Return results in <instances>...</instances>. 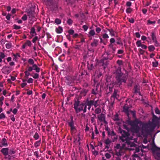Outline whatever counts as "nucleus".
I'll use <instances>...</instances> for the list:
<instances>
[{
    "label": "nucleus",
    "mask_w": 160,
    "mask_h": 160,
    "mask_svg": "<svg viewBox=\"0 0 160 160\" xmlns=\"http://www.w3.org/2000/svg\"><path fill=\"white\" fill-rule=\"evenodd\" d=\"M132 11V9L131 8H128L126 10V12L127 13H130Z\"/></svg>",
    "instance_id": "nucleus-43"
},
{
    "label": "nucleus",
    "mask_w": 160,
    "mask_h": 160,
    "mask_svg": "<svg viewBox=\"0 0 160 160\" xmlns=\"http://www.w3.org/2000/svg\"><path fill=\"white\" fill-rule=\"evenodd\" d=\"M134 93H137L139 92V87L138 85H135L134 88Z\"/></svg>",
    "instance_id": "nucleus-31"
},
{
    "label": "nucleus",
    "mask_w": 160,
    "mask_h": 160,
    "mask_svg": "<svg viewBox=\"0 0 160 160\" xmlns=\"http://www.w3.org/2000/svg\"><path fill=\"white\" fill-rule=\"evenodd\" d=\"M139 156L137 154H134L132 156V157L130 158L129 160H136L135 158H139Z\"/></svg>",
    "instance_id": "nucleus-25"
},
{
    "label": "nucleus",
    "mask_w": 160,
    "mask_h": 160,
    "mask_svg": "<svg viewBox=\"0 0 160 160\" xmlns=\"http://www.w3.org/2000/svg\"><path fill=\"white\" fill-rule=\"evenodd\" d=\"M123 150L121 149L119 150L118 152H117L115 155V156L121 157L123 154Z\"/></svg>",
    "instance_id": "nucleus-20"
},
{
    "label": "nucleus",
    "mask_w": 160,
    "mask_h": 160,
    "mask_svg": "<svg viewBox=\"0 0 160 160\" xmlns=\"http://www.w3.org/2000/svg\"><path fill=\"white\" fill-rule=\"evenodd\" d=\"M35 12L32 11H29L28 13V15L31 19H33L35 18Z\"/></svg>",
    "instance_id": "nucleus-16"
},
{
    "label": "nucleus",
    "mask_w": 160,
    "mask_h": 160,
    "mask_svg": "<svg viewBox=\"0 0 160 160\" xmlns=\"http://www.w3.org/2000/svg\"><path fill=\"white\" fill-rule=\"evenodd\" d=\"M101 29L99 27H97L96 29V31L98 33H99L101 31Z\"/></svg>",
    "instance_id": "nucleus-64"
},
{
    "label": "nucleus",
    "mask_w": 160,
    "mask_h": 160,
    "mask_svg": "<svg viewBox=\"0 0 160 160\" xmlns=\"http://www.w3.org/2000/svg\"><path fill=\"white\" fill-rule=\"evenodd\" d=\"M8 145L7 139L5 138H3L0 142V147H6Z\"/></svg>",
    "instance_id": "nucleus-12"
},
{
    "label": "nucleus",
    "mask_w": 160,
    "mask_h": 160,
    "mask_svg": "<svg viewBox=\"0 0 160 160\" xmlns=\"http://www.w3.org/2000/svg\"><path fill=\"white\" fill-rule=\"evenodd\" d=\"M74 108L77 113H79L82 110L84 112H86V106L85 105L84 103L80 104L79 101L78 100L75 102Z\"/></svg>",
    "instance_id": "nucleus-6"
},
{
    "label": "nucleus",
    "mask_w": 160,
    "mask_h": 160,
    "mask_svg": "<svg viewBox=\"0 0 160 160\" xmlns=\"http://www.w3.org/2000/svg\"><path fill=\"white\" fill-rule=\"evenodd\" d=\"M118 92V90L116 89H115L113 93V95L111 96V98H114V99L116 98L118 99L119 97V95L117 94V92Z\"/></svg>",
    "instance_id": "nucleus-17"
},
{
    "label": "nucleus",
    "mask_w": 160,
    "mask_h": 160,
    "mask_svg": "<svg viewBox=\"0 0 160 160\" xmlns=\"http://www.w3.org/2000/svg\"><path fill=\"white\" fill-rule=\"evenodd\" d=\"M30 33L32 36L36 35V33L35 31L34 28L32 27L31 28Z\"/></svg>",
    "instance_id": "nucleus-28"
},
{
    "label": "nucleus",
    "mask_w": 160,
    "mask_h": 160,
    "mask_svg": "<svg viewBox=\"0 0 160 160\" xmlns=\"http://www.w3.org/2000/svg\"><path fill=\"white\" fill-rule=\"evenodd\" d=\"M76 129L75 127L71 128V132L72 134H74L76 132Z\"/></svg>",
    "instance_id": "nucleus-42"
},
{
    "label": "nucleus",
    "mask_w": 160,
    "mask_h": 160,
    "mask_svg": "<svg viewBox=\"0 0 160 160\" xmlns=\"http://www.w3.org/2000/svg\"><path fill=\"white\" fill-rule=\"evenodd\" d=\"M119 131L122 134V136L120 138V139L122 142H125L123 144V147H124L127 146V148L130 151L135 150L136 145L134 143L131 142L130 141L132 139L133 137L130 136L128 131L126 132L121 128L119 129Z\"/></svg>",
    "instance_id": "nucleus-2"
},
{
    "label": "nucleus",
    "mask_w": 160,
    "mask_h": 160,
    "mask_svg": "<svg viewBox=\"0 0 160 160\" xmlns=\"http://www.w3.org/2000/svg\"><path fill=\"white\" fill-rule=\"evenodd\" d=\"M68 32L69 34L73 35L74 32V31L72 29H70L68 31Z\"/></svg>",
    "instance_id": "nucleus-56"
},
{
    "label": "nucleus",
    "mask_w": 160,
    "mask_h": 160,
    "mask_svg": "<svg viewBox=\"0 0 160 160\" xmlns=\"http://www.w3.org/2000/svg\"><path fill=\"white\" fill-rule=\"evenodd\" d=\"M93 68V64H88V68L89 70H92Z\"/></svg>",
    "instance_id": "nucleus-50"
},
{
    "label": "nucleus",
    "mask_w": 160,
    "mask_h": 160,
    "mask_svg": "<svg viewBox=\"0 0 160 160\" xmlns=\"http://www.w3.org/2000/svg\"><path fill=\"white\" fill-rule=\"evenodd\" d=\"M12 54L13 56V60L14 61H17L18 58L20 57V55L18 53H16V54L13 53Z\"/></svg>",
    "instance_id": "nucleus-19"
},
{
    "label": "nucleus",
    "mask_w": 160,
    "mask_h": 160,
    "mask_svg": "<svg viewBox=\"0 0 160 160\" xmlns=\"http://www.w3.org/2000/svg\"><path fill=\"white\" fill-rule=\"evenodd\" d=\"M98 120L101 122H103L105 124H107V122L106 120L105 115L103 113L98 115L97 116Z\"/></svg>",
    "instance_id": "nucleus-8"
},
{
    "label": "nucleus",
    "mask_w": 160,
    "mask_h": 160,
    "mask_svg": "<svg viewBox=\"0 0 160 160\" xmlns=\"http://www.w3.org/2000/svg\"><path fill=\"white\" fill-rule=\"evenodd\" d=\"M33 81V79L32 78H29L27 81L28 83H32Z\"/></svg>",
    "instance_id": "nucleus-48"
},
{
    "label": "nucleus",
    "mask_w": 160,
    "mask_h": 160,
    "mask_svg": "<svg viewBox=\"0 0 160 160\" xmlns=\"http://www.w3.org/2000/svg\"><path fill=\"white\" fill-rule=\"evenodd\" d=\"M97 104V101H94L93 100H91L90 101H88L85 104V105L86 106H88V110H90L91 106L92 105H94L95 107H96Z\"/></svg>",
    "instance_id": "nucleus-9"
},
{
    "label": "nucleus",
    "mask_w": 160,
    "mask_h": 160,
    "mask_svg": "<svg viewBox=\"0 0 160 160\" xmlns=\"http://www.w3.org/2000/svg\"><path fill=\"white\" fill-rule=\"evenodd\" d=\"M108 31L109 32L110 34L111 35V36H113L114 35V32L113 30L112 29H108Z\"/></svg>",
    "instance_id": "nucleus-41"
},
{
    "label": "nucleus",
    "mask_w": 160,
    "mask_h": 160,
    "mask_svg": "<svg viewBox=\"0 0 160 160\" xmlns=\"http://www.w3.org/2000/svg\"><path fill=\"white\" fill-rule=\"evenodd\" d=\"M4 99V97L2 96L1 97H0V106L1 107V106H2L3 102V101Z\"/></svg>",
    "instance_id": "nucleus-39"
},
{
    "label": "nucleus",
    "mask_w": 160,
    "mask_h": 160,
    "mask_svg": "<svg viewBox=\"0 0 160 160\" xmlns=\"http://www.w3.org/2000/svg\"><path fill=\"white\" fill-rule=\"evenodd\" d=\"M128 20L129 22L131 23H133L134 22V20L133 18H128Z\"/></svg>",
    "instance_id": "nucleus-63"
},
{
    "label": "nucleus",
    "mask_w": 160,
    "mask_h": 160,
    "mask_svg": "<svg viewBox=\"0 0 160 160\" xmlns=\"http://www.w3.org/2000/svg\"><path fill=\"white\" fill-rule=\"evenodd\" d=\"M130 107L127 104H125L123 107V112L126 114L128 117H129V112L130 111L129 108Z\"/></svg>",
    "instance_id": "nucleus-11"
},
{
    "label": "nucleus",
    "mask_w": 160,
    "mask_h": 160,
    "mask_svg": "<svg viewBox=\"0 0 160 160\" xmlns=\"http://www.w3.org/2000/svg\"><path fill=\"white\" fill-rule=\"evenodd\" d=\"M101 112V109L99 108H97L96 109L95 111V112L96 114H99Z\"/></svg>",
    "instance_id": "nucleus-36"
},
{
    "label": "nucleus",
    "mask_w": 160,
    "mask_h": 160,
    "mask_svg": "<svg viewBox=\"0 0 160 160\" xmlns=\"http://www.w3.org/2000/svg\"><path fill=\"white\" fill-rule=\"evenodd\" d=\"M110 134L111 136H113L114 139H117V136L116 135L115 133L114 132V131H112Z\"/></svg>",
    "instance_id": "nucleus-34"
},
{
    "label": "nucleus",
    "mask_w": 160,
    "mask_h": 160,
    "mask_svg": "<svg viewBox=\"0 0 160 160\" xmlns=\"http://www.w3.org/2000/svg\"><path fill=\"white\" fill-rule=\"evenodd\" d=\"M55 22L57 25L61 23V20L59 18H57L55 20Z\"/></svg>",
    "instance_id": "nucleus-32"
},
{
    "label": "nucleus",
    "mask_w": 160,
    "mask_h": 160,
    "mask_svg": "<svg viewBox=\"0 0 160 160\" xmlns=\"http://www.w3.org/2000/svg\"><path fill=\"white\" fill-rule=\"evenodd\" d=\"M11 16V15L10 14L8 13V15L7 16H6V18L7 20H9L10 19Z\"/></svg>",
    "instance_id": "nucleus-58"
},
{
    "label": "nucleus",
    "mask_w": 160,
    "mask_h": 160,
    "mask_svg": "<svg viewBox=\"0 0 160 160\" xmlns=\"http://www.w3.org/2000/svg\"><path fill=\"white\" fill-rule=\"evenodd\" d=\"M155 112L157 114H160V111L158 108H156L155 109Z\"/></svg>",
    "instance_id": "nucleus-54"
},
{
    "label": "nucleus",
    "mask_w": 160,
    "mask_h": 160,
    "mask_svg": "<svg viewBox=\"0 0 160 160\" xmlns=\"http://www.w3.org/2000/svg\"><path fill=\"white\" fill-rule=\"evenodd\" d=\"M136 44L138 47H141L142 48L144 49L147 48V46L145 45L141 44L140 40L137 41L136 42Z\"/></svg>",
    "instance_id": "nucleus-14"
},
{
    "label": "nucleus",
    "mask_w": 160,
    "mask_h": 160,
    "mask_svg": "<svg viewBox=\"0 0 160 160\" xmlns=\"http://www.w3.org/2000/svg\"><path fill=\"white\" fill-rule=\"evenodd\" d=\"M121 42V39L119 38H118L117 39L115 43L116 44H118L121 46H122V43Z\"/></svg>",
    "instance_id": "nucleus-23"
},
{
    "label": "nucleus",
    "mask_w": 160,
    "mask_h": 160,
    "mask_svg": "<svg viewBox=\"0 0 160 160\" xmlns=\"http://www.w3.org/2000/svg\"><path fill=\"white\" fill-rule=\"evenodd\" d=\"M32 77L35 79H38L39 77V74L37 73H34L33 74V75H31Z\"/></svg>",
    "instance_id": "nucleus-35"
},
{
    "label": "nucleus",
    "mask_w": 160,
    "mask_h": 160,
    "mask_svg": "<svg viewBox=\"0 0 160 160\" xmlns=\"http://www.w3.org/2000/svg\"><path fill=\"white\" fill-rule=\"evenodd\" d=\"M98 40L94 39L93 41L91 43V45L92 47H96L97 46Z\"/></svg>",
    "instance_id": "nucleus-24"
},
{
    "label": "nucleus",
    "mask_w": 160,
    "mask_h": 160,
    "mask_svg": "<svg viewBox=\"0 0 160 160\" xmlns=\"http://www.w3.org/2000/svg\"><path fill=\"white\" fill-rule=\"evenodd\" d=\"M139 148H137L136 147L135 149V151L134 152V154H136V153L139 152Z\"/></svg>",
    "instance_id": "nucleus-61"
},
{
    "label": "nucleus",
    "mask_w": 160,
    "mask_h": 160,
    "mask_svg": "<svg viewBox=\"0 0 160 160\" xmlns=\"http://www.w3.org/2000/svg\"><path fill=\"white\" fill-rule=\"evenodd\" d=\"M111 141L109 139H107L105 141V143L107 145L111 143Z\"/></svg>",
    "instance_id": "nucleus-53"
},
{
    "label": "nucleus",
    "mask_w": 160,
    "mask_h": 160,
    "mask_svg": "<svg viewBox=\"0 0 160 160\" xmlns=\"http://www.w3.org/2000/svg\"><path fill=\"white\" fill-rule=\"evenodd\" d=\"M93 81L94 82V84H96V87L94 88H93L92 89L91 92V93L94 95H96L98 94L99 92L98 90L99 84L98 83H96L97 82V81L95 79H94Z\"/></svg>",
    "instance_id": "nucleus-10"
},
{
    "label": "nucleus",
    "mask_w": 160,
    "mask_h": 160,
    "mask_svg": "<svg viewBox=\"0 0 160 160\" xmlns=\"http://www.w3.org/2000/svg\"><path fill=\"white\" fill-rule=\"evenodd\" d=\"M113 53L111 51H105L104 53L102 54V58L100 60V63H101L103 66L105 68V66L107 65V61L106 60L108 59H111L113 56Z\"/></svg>",
    "instance_id": "nucleus-5"
},
{
    "label": "nucleus",
    "mask_w": 160,
    "mask_h": 160,
    "mask_svg": "<svg viewBox=\"0 0 160 160\" xmlns=\"http://www.w3.org/2000/svg\"><path fill=\"white\" fill-rule=\"evenodd\" d=\"M41 143V139H40V140L36 142L34 144V147L37 148L38 147H39Z\"/></svg>",
    "instance_id": "nucleus-27"
},
{
    "label": "nucleus",
    "mask_w": 160,
    "mask_h": 160,
    "mask_svg": "<svg viewBox=\"0 0 160 160\" xmlns=\"http://www.w3.org/2000/svg\"><path fill=\"white\" fill-rule=\"evenodd\" d=\"M148 50H153L155 49L153 45H151L148 47Z\"/></svg>",
    "instance_id": "nucleus-62"
},
{
    "label": "nucleus",
    "mask_w": 160,
    "mask_h": 160,
    "mask_svg": "<svg viewBox=\"0 0 160 160\" xmlns=\"http://www.w3.org/2000/svg\"><path fill=\"white\" fill-rule=\"evenodd\" d=\"M0 152L4 156H6L8 155L9 149L8 148H3L1 149Z\"/></svg>",
    "instance_id": "nucleus-13"
},
{
    "label": "nucleus",
    "mask_w": 160,
    "mask_h": 160,
    "mask_svg": "<svg viewBox=\"0 0 160 160\" xmlns=\"http://www.w3.org/2000/svg\"><path fill=\"white\" fill-rule=\"evenodd\" d=\"M31 45V41L29 40L27 41L22 46V48L23 49L25 48L27 46H30Z\"/></svg>",
    "instance_id": "nucleus-18"
},
{
    "label": "nucleus",
    "mask_w": 160,
    "mask_h": 160,
    "mask_svg": "<svg viewBox=\"0 0 160 160\" xmlns=\"http://www.w3.org/2000/svg\"><path fill=\"white\" fill-rule=\"evenodd\" d=\"M158 61H155L152 62V65L153 67H156L158 66Z\"/></svg>",
    "instance_id": "nucleus-40"
},
{
    "label": "nucleus",
    "mask_w": 160,
    "mask_h": 160,
    "mask_svg": "<svg viewBox=\"0 0 160 160\" xmlns=\"http://www.w3.org/2000/svg\"><path fill=\"white\" fill-rule=\"evenodd\" d=\"M89 34L91 36H93L95 34V32L93 30H91L89 32Z\"/></svg>",
    "instance_id": "nucleus-44"
},
{
    "label": "nucleus",
    "mask_w": 160,
    "mask_h": 160,
    "mask_svg": "<svg viewBox=\"0 0 160 160\" xmlns=\"http://www.w3.org/2000/svg\"><path fill=\"white\" fill-rule=\"evenodd\" d=\"M44 3L49 5L50 8L53 10H56L58 8V2L56 1L53 2L52 0H48Z\"/></svg>",
    "instance_id": "nucleus-7"
},
{
    "label": "nucleus",
    "mask_w": 160,
    "mask_h": 160,
    "mask_svg": "<svg viewBox=\"0 0 160 160\" xmlns=\"http://www.w3.org/2000/svg\"><path fill=\"white\" fill-rule=\"evenodd\" d=\"M15 153V151L13 149H11L9 151L8 154L12 155Z\"/></svg>",
    "instance_id": "nucleus-37"
},
{
    "label": "nucleus",
    "mask_w": 160,
    "mask_h": 160,
    "mask_svg": "<svg viewBox=\"0 0 160 160\" xmlns=\"http://www.w3.org/2000/svg\"><path fill=\"white\" fill-rule=\"evenodd\" d=\"M105 156L106 158L108 159H109L111 157V155L108 153H106L105 154Z\"/></svg>",
    "instance_id": "nucleus-49"
},
{
    "label": "nucleus",
    "mask_w": 160,
    "mask_h": 160,
    "mask_svg": "<svg viewBox=\"0 0 160 160\" xmlns=\"http://www.w3.org/2000/svg\"><path fill=\"white\" fill-rule=\"evenodd\" d=\"M46 34L48 39H49L51 38V36L49 32H47Z\"/></svg>",
    "instance_id": "nucleus-60"
},
{
    "label": "nucleus",
    "mask_w": 160,
    "mask_h": 160,
    "mask_svg": "<svg viewBox=\"0 0 160 160\" xmlns=\"http://www.w3.org/2000/svg\"><path fill=\"white\" fill-rule=\"evenodd\" d=\"M69 126L71 128H74L75 127L74 125V122L72 118L71 121L68 122Z\"/></svg>",
    "instance_id": "nucleus-30"
},
{
    "label": "nucleus",
    "mask_w": 160,
    "mask_h": 160,
    "mask_svg": "<svg viewBox=\"0 0 160 160\" xmlns=\"http://www.w3.org/2000/svg\"><path fill=\"white\" fill-rule=\"evenodd\" d=\"M13 28L16 30H18L21 28L20 26H18L16 24H14L13 25Z\"/></svg>",
    "instance_id": "nucleus-47"
},
{
    "label": "nucleus",
    "mask_w": 160,
    "mask_h": 160,
    "mask_svg": "<svg viewBox=\"0 0 160 160\" xmlns=\"http://www.w3.org/2000/svg\"><path fill=\"white\" fill-rule=\"evenodd\" d=\"M39 136L37 132H36L35 134L33 136V138L36 140H38L39 139Z\"/></svg>",
    "instance_id": "nucleus-33"
},
{
    "label": "nucleus",
    "mask_w": 160,
    "mask_h": 160,
    "mask_svg": "<svg viewBox=\"0 0 160 160\" xmlns=\"http://www.w3.org/2000/svg\"><path fill=\"white\" fill-rule=\"evenodd\" d=\"M117 63L119 65H122L123 64V62L122 60H118L117 61Z\"/></svg>",
    "instance_id": "nucleus-59"
},
{
    "label": "nucleus",
    "mask_w": 160,
    "mask_h": 160,
    "mask_svg": "<svg viewBox=\"0 0 160 160\" xmlns=\"http://www.w3.org/2000/svg\"><path fill=\"white\" fill-rule=\"evenodd\" d=\"M55 31L57 33H61L63 31L62 28L61 26H59L58 28H56Z\"/></svg>",
    "instance_id": "nucleus-22"
},
{
    "label": "nucleus",
    "mask_w": 160,
    "mask_h": 160,
    "mask_svg": "<svg viewBox=\"0 0 160 160\" xmlns=\"http://www.w3.org/2000/svg\"><path fill=\"white\" fill-rule=\"evenodd\" d=\"M121 68H118L116 70L115 74L116 79L119 85L122 84V82L126 83L127 78L125 75L122 73L121 71Z\"/></svg>",
    "instance_id": "nucleus-4"
},
{
    "label": "nucleus",
    "mask_w": 160,
    "mask_h": 160,
    "mask_svg": "<svg viewBox=\"0 0 160 160\" xmlns=\"http://www.w3.org/2000/svg\"><path fill=\"white\" fill-rule=\"evenodd\" d=\"M72 22L73 21L70 18L68 19L67 21V23L69 25H71L72 23Z\"/></svg>",
    "instance_id": "nucleus-45"
},
{
    "label": "nucleus",
    "mask_w": 160,
    "mask_h": 160,
    "mask_svg": "<svg viewBox=\"0 0 160 160\" xmlns=\"http://www.w3.org/2000/svg\"><path fill=\"white\" fill-rule=\"evenodd\" d=\"M113 120L114 121H118L119 120L118 115V113H116L114 115L113 118Z\"/></svg>",
    "instance_id": "nucleus-29"
},
{
    "label": "nucleus",
    "mask_w": 160,
    "mask_h": 160,
    "mask_svg": "<svg viewBox=\"0 0 160 160\" xmlns=\"http://www.w3.org/2000/svg\"><path fill=\"white\" fill-rule=\"evenodd\" d=\"M92 115L93 116L91 118V122L92 123H93L95 122V118H96V115L95 114H93Z\"/></svg>",
    "instance_id": "nucleus-38"
},
{
    "label": "nucleus",
    "mask_w": 160,
    "mask_h": 160,
    "mask_svg": "<svg viewBox=\"0 0 160 160\" xmlns=\"http://www.w3.org/2000/svg\"><path fill=\"white\" fill-rule=\"evenodd\" d=\"M147 22L148 24H154L156 23V21H152L150 20H148Z\"/></svg>",
    "instance_id": "nucleus-55"
},
{
    "label": "nucleus",
    "mask_w": 160,
    "mask_h": 160,
    "mask_svg": "<svg viewBox=\"0 0 160 160\" xmlns=\"http://www.w3.org/2000/svg\"><path fill=\"white\" fill-rule=\"evenodd\" d=\"M152 114V122L142 123L138 120L129 121L128 123L131 126V131L133 133H138L140 130V127L138 126L139 124L142 125V132L143 134L148 135L150 134L159 123V118L154 114L153 112Z\"/></svg>",
    "instance_id": "nucleus-1"
},
{
    "label": "nucleus",
    "mask_w": 160,
    "mask_h": 160,
    "mask_svg": "<svg viewBox=\"0 0 160 160\" xmlns=\"http://www.w3.org/2000/svg\"><path fill=\"white\" fill-rule=\"evenodd\" d=\"M152 151L155 152L157 156L160 158V148L157 147H155V148H152Z\"/></svg>",
    "instance_id": "nucleus-15"
},
{
    "label": "nucleus",
    "mask_w": 160,
    "mask_h": 160,
    "mask_svg": "<svg viewBox=\"0 0 160 160\" xmlns=\"http://www.w3.org/2000/svg\"><path fill=\"white\" fill-rule=\"evenodd\" d=\"M28 65L27 66L28 69L24 72V78L27 79L30 75L29 72H32V70H35L37 72H39L40 71V68H38L36 64H34L33 60L32 59H29L28 61Z\"/></svg>",
    "instance_id": "nucleus-3"
},
{
    "label": "nucleus",
    "mask_w": 160,
    "mask_h": 160,
    "mask_svg": "<svg viewBox=\"0 0 160 160\" xmlns=\"http://www.w3.org/2000/svg\"><path fill=\"white\" fill-rule=\"evenodd\" d=\"M2 72L5 74H8L10 73V72L9 70L7 68H3L2 69Z\"/></svg>",
    "instance_id": "nucleus-26"
},
{
    "label": "nucleus",
    "mask_w": 160,
    "mask_h": 160,
    "mask_svg": "<svg viewBox=\"0 0 160 160\" xmlns=\"http://www.w3.org/2000/svg\"><path fill=\"white\" fill-rule=\"evenodd\" d=\"M102 38H104V40H106V39L108 38H109V36L108 35L106 34V33H104L103 34L102 36Z\"/></svg>",
    "instance_id": "nucleus-46"
},
{
    "label": "nucleus",
    "mask_w": 160,
    "mask_h": 160,
    "mask_svg": "<svg viewBox=\"0 0 160 160\" xmlns=\"http://www.w3.org/2000/svg\"><path fill=\"white\" fill-rule=\"evenodd\" d=\"M152 39L153 41H156L157 40L156 37L155 35V33L154 32H152L151 33V35Z\"/></svg>",
    "instance_id": "nucleus-21"
},
{
    "label": "nucleus",
    "mask_w": 160,
    "mask_h": 160,
    "mask_svg": "<svg viewBox=\"0 0 160 160\" xmlns=\"http://www.w3.org/2000/svg\"><path fill=\"white\" fill-rule=\"evenodd\" d=\"M9 117L10 118V119L12 122H14L15 121V118H14V115H13L11 114L9 116Z\"/></svg>",
    "instance_id": "nucleus-51"
},
{
    "label": "nucleus",
    "mask_w": 160,
    "mask_h": 160,
    "mask_svg": "<svg viewBox=\"0 0 160 160\" xmlns=\"http://www.w3.org/2000/svg\"><path fill=\"white\" fill-rule=\"evenodd\" d=\"M27 16L26 14H24L22 18V19L23 21H25L27 20Z\"/></svg>",
    "instance_id": "nucleus-57"
},
{
    "label": "nucleus",
    "mask_w": 160,
    "mask_h": 160,
    "mask_svg": "<svg viewBox=\"0 0 160 160\" xmlns=\"http://www.w3.org/2000/svg\"><path fill=\"white\" fill-rule=\"evenodd\" d=\"M11 45L12 44L10 43H7L6 44V48L8 49H10L11 47Z\"/></svg>",
    "instance_id": "nucleus-52"
}]
</instances>
